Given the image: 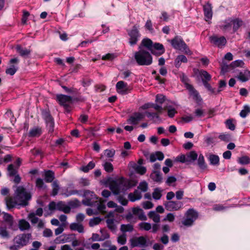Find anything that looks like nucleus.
I'll return each mask as SVG.
<instances>
[{
	"label": "nucleus",
	"mask_w": 250,
	"mask_h": 250,
	"mask_svg": "<svg viewBox=\"0 0 250 250\" xmlns=\"http://www.w3.org/2000/svg\"><path fill=\"white\" fill-rule=\"evenodd\" d=\"M134 59L139 65H149L152 63V57L147 50L138 49L134 53Z\"/></svg>",
	"instance_id": "nucleus-3"
},
{
	"label": "nucleus",
	"mask_w": 250,
	"mask_h": 250,
	"mask_svg": "<svg viewBox=\"0 0 250 250\" xmlns=\"http://www.w3.org/2000/svg\"><path fill=\"white\" fill-rule=\"evenodd\" d=\"M3 219L5 222H7L8 224L10 225L11 226L13 225V217L10 214L4 212Z\"/></svg>",
	"instance_id": "nucleus-46"
},
{
	"label": "nucleus",
	"mask_w": 250,
	"mask_h": 250,
	"mask_svg": "<svg viewBox=\"0 0 250 250\" xmlns=\"http://www.w3.org/2000/svg\"><path fill=\"white\" fill-rule=\"evenodd\" d=\"M18 227L21 231H25L30 229V225L25 219H21L18 222Z\"/></svg>",
	"instance_id": "nucleus-25"
},
{
	"label": "nucleus",
	"mask_w": 250,
	"mask_h": 250,
	"mask_svg": "<svg viewBox=\"0 0 250 250\" xmlns=\"http://www.w3.org/2000/svg\"><path fill=\"white\" fill-rule=\"evenodd\" d=\"M109 235H92L89 239L92 241H102L108 239Z\"/></svg>",
	"instance_id": "nucleus-42"
},
{
	"label": "nucleus",
	"mask_w": 250,
	"mask_h": 250,
	"mask_svg": "<svg viewBox=\"0 0 250 250\" xmlns=\"http://www.w3.org/2000/svg\"><path fill=\"white\" fill-rule=\"evenodd\" d=\"M162 190L160 188H156L154 189L152 193V197L155 200H159L162 197Z\"/></svg>",
	"instance_id": "nucleus-45"
},
{
	"label": "nucleus",
	"mask_w": 250,
	"mask_h": 250,
	"mask_svg": "<svg viewBox=\"0 0 250 250\" xmlns=\"http://www.w3.org/2000/svg\"><path fill=\"white\" fill-rule=\"evenodd\" d=\"M29 235H17L13 239L14 245L9 247L10 250H18L27 245L29 242Z\"/></svg>",
	"instance_id": "nucleus-6"
},
{
	"label": "nucleus",
	"mask_w": 250,
	"mask_h": 250,
	"mask_svg": "<svg viewBox=\"0 0 250 250\" xmlns=\"http://www.w3.org/2000/svg\"><path fill=\"white\" fill-rule=\"evenodd\" d=\"M70 229L71 230L77 231L80 233L84 232V227L80 223H73L71 224Z\"/></svg>",
	"instance_id": "nucleus-23"
},
{
	"label": "nucleus",
	"mask_w": 250,
	"mask_h": 250,
	"mask_svg": "<svg viewBox=\"0 0 250 250\" xmlns=\"http://www.w3.org/2000/svg\"><path fill=\"white\" fill-rule=\"evenodd\" d=\"M186 160L188 163H191L197 160L198 154L195 151L188 152L186 155Z\"/></svg>",
	"instance_id": "nucleus-28"
},
{
	"label": "nucleus",
	"mask_w": 250,
	"mask_h": 250,
	"mask_svg": "<svg viewBox=\"0 0 250 250\" xmlns=\"http://www.w3.org/2000/svg\"><path fill=\"white\" fill-rule=\"evenodd\" d=\"M28 218L32 224H37L39 221V219L36 216L35 213L33 212L30 213L28 214Z\"/></svg>",
	"instance_id": "nucleus-51"
},
{
	"label": "nucleus",
	"mask_w": 250,
	"mask_h": 250,
	"mask_svg": "<svg viewBox=\"0 0 250 250\" xmlns=\"http://www.w3.org/2000/svg\"><path fill=\"white\" fill-rule=\"evenodd\" d=\"M134 186L130 181L122 177L111 181L109 187L114 195H118Z\"/></svg>",
	"instance_id": "nucleus-2"
},
{
	"label": "nucleus",
	"mask_w": 250,
	"mask_h": 250,
	"mask_svg": "<svg viewBox=\"0 0 250 250\" xmlns=\"http://www.w3.org/2000/svg\"><path fill=\"white\" fill-rule=\"evenodd\" d=\"M36 186L40 189L46 187V186L44 185L43 180L40 178H37L36 181Z\"/></svg>",
	"instance_id": "nucleus-61"
},
{
	"label": "nucleus",
	"mask_w": 250,
	"mask_h": 250,
	"mask_svg": "<svg viewBox=\"0 0 250 250\" xmlns=\"http://www.w3.org/2000/svg\"><path fill=\"white\" fill-rule=\"evenodd\" d=\"M137 188L143 192H146L148 189L147 183L146 181L142 182L139 184Z\"/></svg>",
	"instance_id": "nucleus-54"
},
{
	"label": "nucleus",
	"mask_w": 250,
	"mask_h": 250,
	"mask_svg": "<svg viewBox=\"0 0 250 250\" xmlns=\"http://www.w3.org/2000/svg\"><path fill=\"white\" fill-rule=\"evenodd\" d=\"M180 78L181 81L185 84L186 88L189 91L190 94L193 97V99L197 102L201 101L202 99L198 92L194 88L193 86L188 83L189 81L188 77L183 73L180 75Z\"/></svg>",
	"instance_id": "nucleus-5"
},
{
	"label": "nucleus",
	"mask_w": 250,
	"mask_h": 250,
	"mask_svg": "<svg viewBox=\"0 0 250 250\" xmlns=\"http://www.w3.org/2000/svg\"><path fill=\"white\" fill-rule=\"evenodd\" d=\"M144 118V115L140 112H135L133 116H130L127 120V123L132 125H137L138 122Z\"/></svg>",
	"instance_id": "nucleus-17"
},
{
	"label": "nucleus",
	"mask_w": 250,
	"mask_h": 250,
	"mask_svg": "<svg viewBox=\"0 0 250 250\" xmlns=\"http://www.w3.org/2000/svg\"><path fill=\"white\" fill-rule=\"evenodd\" d=\"M203 83L205 87L211 93L216 94V90L214 88H212L210 84L208 83L207 81H203Z\"/></svg>",
	"instance_id": "nucleus-57"
},
{
	"label": "nucleus",
	"mask_w": 250,
	"mask_h": 250,
	"mask_svg": "<svg viewBox=\"0 0 250 250\" xmlns=\"http://www.w3.org/2000/svg\"><path fill=\"white\" fill-rule=\"evenodd\" d=\"M52 186L53 189L51 195L55 196L58 194L60 189V187L58 181L57 180L53 181Z\"/></svg>",
	"instance_id": "nucleus-41"
},
{
	"label": "nucleus",
	"mask_w": 250,
	"mask_h": 250,
	"mask_svg": "<svg viewBox=\"0 0 250 250\" xmlns=\"http://www.w3.org/2000/svg\"><path fill=\"white\" fill-rule=\"evenodd\" d=\"M164 108L167 110V114L169 117L173 118L175 114L177 113L175 108L171 105H167L164 107Z\"/></svg>",
	"instance_id": "nucleus-39"
},
{
	"label": "nucleus",
	"mask_w": 250,
	"mask_h": 250,
	"mask_svg": "<svg viewBox=\"0 0 250 250\" xmlns=\"http://www.w3.org/2000/svg\"><path fill=\"white\" fill-rule=\"evenodd\" d=\"M237 78L242 82L248 81L250 79V71L245 70L244 72H240Z\"/></svg>",
	"instance_id": "nucleus-27"
},
{
	"label": "nucleus",
	"mask_w": 250,
	"mask_h": 250,
	"mask_svg": "<svg viewBox=\"0 0 250 250\" xmlns=\"http://www.w3.org/2000/svg\"><path fill=\"white\" fill-rule=\"evenodd\" d=\"M56 99L59 104L62 106L65 105V104L72 103L73 100L71 96L63 94L57 95L56 96Z\"/></svg>",
	"instance_id": "nucleus-15"
},
{
	"label": "nucleus",
	"mask_w": 250,
	"mask_h": 250,
	"mask_svg": "<svg viewBox=\"0 0 250 250\" xmlns=\"http://www.w3.org/2000/svg\"><path fill=\"white\" fill-rule=\"evenodd\" d=\"M68 205L71 208H76L80 206L81 204L79 200L77 199H75L73 201H71L68 202Z\"/></svg>",
	"instance_id": "nucleus-55"
},
{
	"label": "nucleus",
	"mask_w": 250,
	"mask_h": 250,
	"mask_svg": "<svg viewBox=\"0 0 250 250\" xmlns=\"http://www.w3.org/2000/svg\"><path fill=\"white\" fill-rule=\"evenodd\" d=\"M44 180L46 183L53 182L55 178L54 172L50 170H44Z\"/></svg>",
	"instance_id": "nucleus-26"
},
{
	"label": "nucleus",
	"mask_w": 250,
	"mask_h": 250,
	"mask_svg": "<svg viewBox=\"0 0 250 250\" xmlns=\"http://www.w3.org/2000/svg\"><path fill=\"white\" fill-rule=\"evenodd\" d=\"M95 167V163L93 161H90L86 166H82L80 170L85 173L89 172L90 170L93 169Z\"/></svg>",
	"instance_id": "nucleus-34"
},
{
	"label": "nucleus",
	"mask_w": 250,
	"mask_h": 250,
	"mask_svg": "<svg viewBox=\"0 0 250 250\" xmlns=\"http://www.w3.org/2000/svg\"><path fill=\"white\" fill-rule=\"evenodd\" d=\"M132 213L134 215H138V218L140 220L146 221L147 220V217L145 214L143 210L139 207L133 208Z\"/></svg>",
	"instance_id": "nucleus-20"
},
{
	"label": "nucleus",
	"mask_w": 250,
	"mask_h": 250,
	"mask_svg": "<svg viewBox=\"0 0 250 250\" xmlns=\"http://www.w3.org/2000/svg\"><path fill=\"white\" fill-rule=\"evenodd\" d=\"M131 248L136 247H146L149 245H151L153 242L147 239L146 237L141 236L138 237H134L129 240Z\"/></svg>",
	"instance_id": "nucleus-7"
},
{
	"label": "nucleus",
	"mask_w": 250,
	"mask_h": 250,
	"mask_svg": "<svg viewBox=\"0 0 250 250\" xmlns=\"http://www.w3.org/2000/svg\"><path fill=\"white\" fill-rule=\"evenodd\" d=\"M19 62L20 60L18 57L10 59L8 63L9 66L5 70L6 74L11 76L14 75L18 70Z\"/></svg>",
	"instance_id": "nucleus-9"
},
{
	"label": "nucleus",
	"mask_w": 250,
	"mask_h": 250,
	"mask_svg": "<svg viewBox=\"0 0 250 250\" xmlns=\"http://www.w3.org/2000/svg\"><path fill=\"white\" fill-rule=\"evenodd\" d=\"M16 189L14 190V197L5 198L6 204L9 209L12 208L19 205L26 207L29 205V201L31 199L32 195L22 186H14Z\"/></svg>",
	"instance_id": "nucleus-1"
},
{
	"label": "nucleus",
	"mask_w": 250,
	"mask_h": 250,
	"mask_svg": "<svg viewBox=\"0 0 250 250\" xmlns=\"http://www.w3.org/2000/svg\"><path fill=\"white\" fill-rule=\"evenodd\" d=\"M128 35L129 36V43L130 45L133 46L136 44L141 36L139 31V26L134 25L131 30L128 31Z\"/></svg>",
	"instance_id": "nucleus-8"
},
{
	"label": "nucleus",
	"mask_w": 250,
	"mask_h": 250,
	"mask_svg": "<svg viewBox=\"0 0 250 250\" xmlns=\"http://www.w3.org/2000/svg\"><path fill=\"white\" fill-rule=\"evenodd\" d=\"M197 164L200 169L205 170L207 168V165L205 163L204 157L203 154H200L197 159Z\"/></svg>",
	"instance_id": "nucleus-32"
},
{
	"label": "nucleus",
	"mask_w": 250,
	"mask_h": 250,
	"mask_svg": "<svg viewBox=\"0 0 250 250\" xmlns=\"http://www.w3.org/2000/svg\"><path fill=\"white\" fill-rule=\"evenodd\" d=\"M42 115L46 124L54 121V119L50 114L49 112L46 110H43L42 112Z\"/></svg>",
	"instance_id": "nucleus-37"
},
{
	"label": "nucleus",
	"mask_w": 250,
	"mask_h": 250,
	"mask_svg": "<svg viewBox=\"0 0 250 250\" xmlns=\"http://www.w3.org/2000/svg\"><path fill=\"white\" fill-rule=\"evenodd\" d=\"M244 63L242 60H236L234 62H232L230 64V66L232 68L236 67H243L244 65Z\"/></svg>",
	"instance_id": "nucleus-56"
},
{
	"label": "nucleus",
	"mask_w": 250,
	"mask_h": 250,
	"mask_svg": "<svg viewBox=\"0 0 250 250\" xmlns=\"http://www.w3.org/2000/svg\"><path fill=\"white\" fill-rule=\"evenodd\" d=\"M232 21L233 24V32H235L238 29V28L242 25L243 21L238 19L232 20Z\"/></svg>",
	"instance_id": "nucleus-43"
},
{
	"label": "nucleus",
	"mask_w": 250,
	"mask_h": 250,
	"mask_svg": "<svg viewBox=\"0 0 250 250\" xmlns=\"http://www.w3.org/2000/svg\"><path fill=\"white\" fill-rule=\"evenodd\" d=\"M16 49L20 56L23 58L29 57L31 53V50L23 48L20 44H18L16 46Z\"/></svg>",
	"instance_id": "nucleus-19"
},
{
	"label": "nucleus",
	"mask_w": 250,
	"mask_h": 250,
	"mask_svg": "<svg viewBox=\"0 0 250 250\" xmlns=\"http://www.w3.org/2000/svg\"><path fill=\"white\" fill-rule=\"evenodd\" d=\"M115 154V150L114 149H105L104 150V154L107 158H112Z\"/></svg>",
	"instance_id": "nucleus-60"
},
{
	"label": "nucleus",
	"mask_w": 250,
	"mask_h": 250,
	"mask_svg": "<svg viewBox=\"0 0 250 250\" xmlns=\"http://www.w3.org/2000/svg\"><path fill=\"white\" fill-rule=\"evenodd\" d=\"M116 87L118 92L122 95L126 94L131 90V89L128 86L127 83L122 81H119L116 83Z\"/></svg>",
	"instance_id": "nucleus-14"
},
{
	"label": "nucleus",
	"mask_w": 250,
	"mask_h": 250,
	"mask_svg": "<svg viewBox=\"0 0 250 250\" xmlns=\"http://www.w3.org/2000/svg\"><path fill=\"white\" fill-rule=\"evenodd\" d=\"M104 170L108 173L111 172L113 171V165L108 162H105L103 164Z\"/></svg>",
	"instance_id": "nucleus-47"
},
{
	"label": "nucleus",
	"mask_w": 250,
	"mask_h": 250,
	"mask_svg": "<svg viewBox=\"0 0 250 250\" xmlns=\"http://www.w3.org/2000/svg\"><path fill=\"white\" fill-rule=\"evenodd\" d=\"M114 218H108L106 220L108 228L112 231V232H114L116 229V226L114 224Z\"/></svg>",
	"instance_id": "nucleus-38"
},
{
	"label": "nucleus",
	"mask_w": 250,
	"mask_h": 250,
	"mask_svg": "<svg viewBox=\"0 0 250 250\" xmlns=\"http://www.w3.org/2000/svg\"><path fill=\"white\" fill-rule=\"evenodd\" d=\"M238 162L241 165H247L250 163V158L247 156H244L239 158Z\"/></svg>",
	"instance_id": "nucleus-50"
},
{
	"label": "nucleus",
	"mask_w": 250,
	"mask_h": 250,
	"mask_svg": "<svg viewBox=\"0 0 250 250\" xmlns=\"http://www.w3.org/2000/svg\"><path fill=\"white\" fill-rule=\"evenodd\" d=\"M193 222L194 221H193V219H191L190 218H188L186 217L182 221V224L186 226H190L193 224Z\"/></svg>",
	"instance_id": "nucleus-62"
},
{
	"label": "nucleus",
	"mask_w": 250,
	"mask_h": 250,
	"mask_svg": "<svg viewBox=\"0 0 250 250\" xmlns=\"http://www.w3.org/2000/svg\"><path fill=\"white\" fill-rule=\"evenodd\" d=\"M153 44V42L148 38L144 39L140 44L138 49L147 50L150 52Z\"/></svg>",
	"instance_id": "nucleus-18"
},
{
	"label": "nucleus",
	"mask_w": 250,
	"mask_h": 250,
	"mask_svg": "<svg viewBox=\"0 0 250 250\" xmlns=\"http://www.w3.org/2000/svg\"><path fill=\"white\" fill-rule=\"evenodd\" d=\"M57 210L65 213H69L70 212L71 208L69 205H66L65 202L59 201L57 203Z\"/></svg>",
	"instance_id": "nucleus-21"
},
{
	"label": "nucleus",
	"mask_w": 250,
	"mask_h": 250,
	"mask_svg": "<svg viewBox=\"0 0 250 250\" xmlns=\"http://www.w3.org/2000/svg\"><path fill=\"white\" fill-rule=\"evenodd\" d=\"M249 113H250V107L248 105H245L240 112V116L242 118H245Z\"/></svg>",
	"instance_id": "nucleus-40"
},
{
	"label": "nucleus",
	"mask_w": 250,
	"mask_h": 250,
	"mask_svg": "<svg viewBox=\"0 0 250 250\" xmlns=\"http://www.w3.org/2000/svg\"><path fill=\"white\" fill-rule=\"evenodd\" d=\"M140 229L142 230H149L151 229V225L149 223L141 222L139 224Z\"/></svg>",
	"instance_id": "nucleus-52"
},
{
	"label": "nucleus",
	"mask_w": 250,
	"mask_h": 250,
	"mask_svg": "<svg viewBox=\"0 0 250 250\" xmlns=\"http://www.w3.org/2000/svg\"><path fill=\"white\" fill-rule=\"evenodd\" d=\"M42 134V129L39 127H35L30 129L29 136L31 137H39Z\"/></svg>",
	"instance_id": "nucleus-31"
},
{
	"label": "nucleus",
	"mask_w": 250,
	"mask_h": 250,
	"mask_svg": "<svg viewBox=\"0 0 250 250\" xmlns=\"http://www.w3.org/2000/svg\"><path fill=\"white\" fill-rule=\"evenodd\" d=\"M209 40L211 43L219 48H222L227 43V40L224 36L218 37L216 35H214L210 36L209 38Z\"/></svg>",
	"instance_id": "nucleus-12"
},
{
	"label": "nucleus",
	"mask_w": 250,
	"mask_h": 250,
	"mask_svg": "<svg viewBox=\"0 0 250 250\" xmlns=\"http://www.w3.org/2000/svg\"><path fill=\"white\" fill-rule=\"evenodd\" d=\"M218 138L222 141L229 142L231 140V135L229 133H223L219 135Z\"/></svg>",
	"instance_id": "nucleus-48"
},
{
	"label": "nucleus",
	"mask_w": 250,
	"mask_h": 250,
	"mask_svg": "<svg viewBox=\"0 0 250 250\" xmlns=\"http://www.w3.org/2000/svg\"><path fill=\"white\" fill-rule=\"evenodd\" d=\"M170 43L175 49L184 52L186 54L190 55L191 54V51L181 37L175 36L170 41Z\"/></svg>",
	"instance_id": "nucleus-4"
},
{
	"label": "nucleus",
	"mask_w": 250,
	"mask_h": 250,
	"mask_svg": "<svg viewBox=\"0 0 250 250\" xmlns=\"http://www.w3.org/2000/svg\"><path fill=\"white\" fill-rule=\"evenodd\" d=\"M150 178L156 182L160 183L162 180V174L159 171H153L150 174Z\"/></svg>",
	"instance_id": "nucleus-30"
},
{
	"label": "nucleus",
	"mask_w": 250,
	"mask_h": 250,
	"mask_svg": "<svg viewBox=\"0 0 250 250\" xmlns=\"http://www.w3.org/2000/svg\"><path fill=\"white\" fill-rule=\"evenodd\" d=\"M82 190H67L66 193H65V195L66 197H68L74 194H80Z\"/></svg>",
	"instance_id": "nucleus-64"
},
{
	"label": "nucleus",
	"mask_w": 250,
	"mask_h": 250,
	"mask_svg": "<svg viewBox=\"0 0 250 250\" xmlns=\"http://www.w3.org/2000/svg\"><path fill=\"white\" fill-rule=\"evenodd\" d=\"M142 194L141 192L138 191L137 189L135 190V191L132 193H130L128 194V198L129 200L131 202H135L136 200H139L142 198Z\"/></svg>",
	"instance_id": "nucleus-22"
},
{
	"label": "nucleus",
	"mask_w": 250,
	"mask_h": 250,
	"mask_svg": "<svg viewBox=\"0 0 250 250\" xmlns=\"http://www.w3.org/2000/svg\"><path fill=\"white\" fill-rule=\"evenodd\" d=\"M117 200L123 206H126L127 205L128 200L123 195H119Z\"/></svg>",
	"instance_id": "nucleus-58"
},
{
	"label": "nucleus",
	"mask_w": 250,
	"mask_h": 250,
	"mask_svg": "<svg viewBox=\"0 0 250 250\" xmlns=\"http://www.w3.org/2000/svg\"><path fill=\"white\" fill-rule=\"evenodd\" d=\"M208 158L210 165L213 166H218L219 165L220 159L218 155L210 154Z\"/></svg>",
	"instance_id": "nucleus-29"
},
{
	"label": "nucleus",
	"mask_w": 250,
	"mask_h": 250,
	"mask_svg": "<svg viewBox=\"0 0 250 250\" xmlns=\"http://www.w3.org/2000/svg\"><path fill=\"white\" fill-rule=\"evenodd\" d=\"M148 216L155 223H159L160 221V216L154 211H150L148 213Z\"/></svg>",
	"instance_id": "nucleus-36"
},
{
	"label": "nucleus",
	"mask_w": 250,
	"mask_h": 250,
	"mask_svg": "<svg viewBox=\"0 0 250 250\" xmlns=\"http://www.w3.org/2000/svg\"><path fill=\"white\" fill-rule=\"evenodd\" d=\"M83 196L85 198H95L97 199L98 198L95 194L94 192L91 191L89 190H85L83 191Z\"/></svg>",
	"instance_id": "nucleus-49"
},
{
	"label": "nucleus",
	"mask_w": 250,
	"mask_h": 250,
	"mask_svg": "<svg viewBox=\"0 0 250 250\" xmlns=\"http://www.w3.org/2000/svg\"><path fill=\"white\" fill-rule=\"evenodd\" d=\"M18 169L13 164H10L7 167V175L10 177H14L12 181L16 184H19L21 181V178L18 173Z\"/></svg>",
	"instance_id": "nucleus-10"
},
{
	"label": "nucleus",
	"mask_w": 250,
	"mask_h": 250,
	"mask_svg": "<svg viewBox=\"0 0 250 250\" xmlns=\"http://www.w3.org/2000/svg\"><path fill=\"white\" fill-rule=\"evenodd\" d=\"M204 14L205 17V20L207 21L211 19L212 17V10L211 4L208 1L203 6Z\"/></svg>",
	"instance_id": "nucleus-16"
},
{
	"label": "nucleus",
	"mask_w": 250,
	"mask_h": 250,
	"mask_svg": "<svg viewBox=\"0 0 250 250\" xmlns=\"http://www.w3.org/2000/svg\"><path fill=\"white\" fill-rule=\"evenodd\" d=\"M150 107L154 108L156 110L158 111L159 113L162 112L163 108L162 106L153 103H146L141 106L143 109H146Z\"/></svg>",
	"instance_id": "nucleus-24"
},
{
	"label": "nucleus",
	"mask_w": 250,
	"mask_h": 250,
	"mask_svg": "<svg viewBox=\"0 0 250 250\" xmlns=\"http://www.w3.org/2000/svg\"><path fill=\"white\" fill-rule=\"evenodd\" d=\"M200 74L202 76V80L207 81L208 82L211 80V75L206 71L202 70H201Z\"/></svg>",
	"instance_id": "nucleus-44"
},
{
	"label": "nucleus",
	"mask_w": 250,
	"mask_h": 250,
	"mask_svg": "<svg viewBox=\"0 0 250 250\" xmlns=\"http://www.w3.org/2000/svg\"><path fill=\"white\" fill-rule=\"evenodd\" d=\"M133 226L131 224H122L121 226L120 229L121 231L125 233L126 232H131L133 230Z\"/></svg>",
	"instance_id": "nucleus-35"
},
{
	"label": "nucleus",
	"mask_w": 250,
	"mask_h": 250,
	"mask_svg": "<svg viewBox=\"0 0 250 250\" xmlns=\"http://www.w3.org/2000/svg\"><path fill=\"white\" fill-rule=\"evenodd\" d=\"M226 125L227 127L231 130H234L235 129V126L232 123V119H228L226 120Z\"/></svg>",
	"instance_id": "nucleus-59"
},
{
	"label": "nucleus",
	"mask_w": 250,
	"mask_h": 250,
	"mask_svg": "<svg viewBox=\"0 0 250 250\" xmlns=\"http://www.w3.org/2000/svg\"><path fill=\"white\" fill-rule=\"evenodd\" d=\"M150 52L152 54L158 57L165 52V49L162 44L155 42L153 43Z\"/></svg>",
	"instance_id": "nucleus-13"
},
{
	"label": "nucleus",
	"mask_w": 250,
	"mask_h": 250,
	"mask_svg": "<svg viewBox=\"0 0 250 250\" xmlns=\"http://www.w3.org/2000/svg\"><path fill=\"white\" fill-rule=\"evenodd\" d=\"M46 127L49 133H53L54 130V121L46 124Z\"/></svg>",
	"instance_id": "nucleus-63"
},
{
	"label": "nucleus",
	"mask_w": 250,
	"mask_h": 250,
	"mask_svg": "<svg viewBox=\"0 0 250 250\" xmlns=\"http://www.w3.org/2000/svg\"><path fill=\"white\" fill-rule=\"evenodd\" d=\"M186 217L194 221L198 217V214L193 209H189L186 213Z\"/></svg>",
	"instance_id": "nucleus-33"
},
{
	"label": "nucleus",
	"mask_w": 250,
	"mask_h": 250,
	"mask_svg": "<svg viewBox=\"0 0 250 250\" xmlns=\"http://www.w3.org/2000/svg\"><path fill=\"white\" fill-rule=\"evenodd\" d=\"M102 220V219L99 217H94L93 219L90 220L89 222V226L90 227H93L95 225H97L99 224Z\"/></svg>",
	"instance_id": "nucleus-53"
},
{
	"label": "nucleus",
	"mask_w": 250,
	"mask_h": 250,
	"mask_svg": "<svg viewBox=\"0 0 250 250\" xmlns=\"http://www.w3.org/2000/svg\"><path fill=\"white\" fill-rule=\"evenodd\" d=\"M165 208L169 211H177L179 210L183 205L181 201H168L164 203Z\"/></svg>",
	"instance_id": "nucleus-11"
}]
</instances>
